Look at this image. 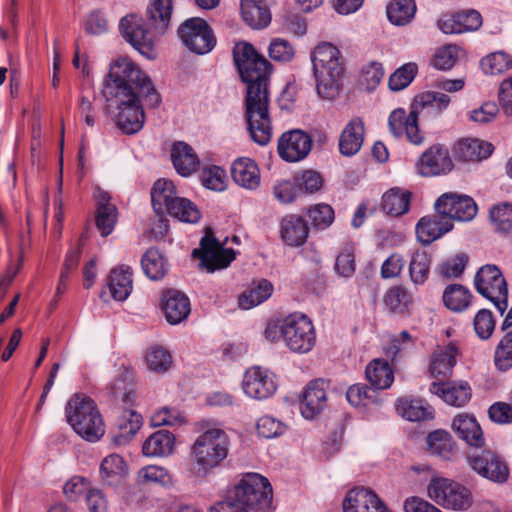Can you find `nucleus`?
Segmentation results:
<instances>
[{
    "label": "nucleus",
    "instance_id": "obj_42",
    "mask_svg": "<svg viewBox=\"0 0 512 512\" xmlns=\"http://www.w3.org/2000/svg\"><path fill=\"white\" fill-rule=\"evenodd\" d=\"M383 301L390 312L399 315H405L412 303L411 295L402 285L390 287L386 291Z\"/></svg>",
    "mask_w": 512,
    "mask_h": 512
},
{
    "label": "nucleus",
    "instance_id": "obj_61",
    "mask_svg": "<svg viewBox=\"0 0 512 512\" xmlns=\"http://www.w3.org/2000/svg\"><path fill=\"white\" fill-rule=\"evenodd\" d=\"M295 50L291 43L282 38L273 39L269 46V56L279 62H289L293 59Z\"/></svg>",
    "mask_w": 512,
    "mask_h": 512
},
{
    "label": "nucleus",
    "instance_id": "obj_48",
    "mask_svg": "<svg viewBox=\"0 0 512 512\" xmlns=\"http://www.w3.org/2000/svg\"><path fill=\"white\" fill-rule=\"evenodd\" d=\"M430 264L431 256L426 251H416L412 255L409 273L414 284L421 285L428 279Z\"/></svg>",
    "mask_w": 512,
    "mask_h": 512
},
{
    "label": "nucleus",
    "instance_id": "obj_26",
    "mask_svg": "<svg viewBox=\"0 0 512 512\" xmlns=\"http://www.w3.org/2000/svg\"><path fill=\"white\" fill-rule=\"evenodd\" d=\"M452 228V222L437 213L433 217H423L419 220L416 225V235L421 243L429 245Z\"/></svg>",
    "mask_w": 512,
    "mask_h": 512
},
{
    "label": "nucleus",
    "instance_id": "obj_45",
    "mask_svg": "<svg viewBox=\"0 0 512 512\" xmlns=\"http://www.w3.org/2000/svg\"><path fill=\"white\" fill-rule=\"evenodd\" d=\"M165 212L187 223H197L201 217L200 211L192 201L179 196L170 202Z\"/></svg>",
    "mask_w": 512,
    "mask_h": 512
},
{
    "label": "nucleus",
    "instance_id": "obj_3",
    "mask_svg": "<svg viewBox=\"0 0 512 512\" xmlns=\"http://www.w3.org/2000/svg\"><path fill=\"white\" fill-rule=\"evenodd\" d=\"M230 440L220 428L202 432L190 447L188 471L196 479H204L227 458Z\"/></svg>",
    "mask_w": 512,
    "mask_h": 512
},
{
    "label": "nucleus",
    "instance_id": "obj_59",
    "mask_svg": "<svg viewBox=\"0 0 512 512\" xmlns=\"http://www.w3.org/2000/svg\"><path fill=\"white\" fill-rule=\"evenodd\" d=\"M474 329L481 339H489L495 328V321L491 311L481 309L474 317Z\"/></svg>",
    "mask_w": 512,
    "mask_h": 512
},
{
    "label": "nucleus",
    "instance_id": "obj_43",
    "mask_svg": "<svg viewBox=\"0 0 512 512\" xmlns=\"http://www.w3.org/2000/svg\"><path fill=\"white\" fill-rule=\"evenodd\" d=\"M427 445L431 454L449 460L454 455L455 443L451 435L444 430L431 432L427 437Z\"/></svg>",
    "mask_w": 512,
    "mask_h": 512
},
{
    "label": "nucleus",
    "instance_id": "obj_10",
    "mask_svg": "<svg viewBox=\"0 0 512 512\" xmlns=\"http://www.w3.org/2000/svg\"><path fill=\"white\" fill-rule=\"evenodd\" d=\"M283 339L296 353H307L315 345L316 336L311 320L303 314H291L283 321Z\"/></svg>",
    "mask_w": 512,
    "mask_h": 512
},
{
    "label": "nucleus",
    "instance_id": "obj_19",
    "mask_svg": "<svg viewBox=\"0 0 512 512\" xmlns=\"http://www.w3.org/2000/svg\"><path fill=\"white\" fill-rule=\"evenodd\" d=\"M418 173L424 177L446 174L453 169L449 151L443 145H433L420 157Z\"/></svg>",
    "mask_w": 512,
    "mask_h": 512
},
{
    "label": "nucleus",
    "instance_id": "obj_54",
    "mask_svg": "<svg viewBox=\"0 0 512 512\" xmlns=\"http://www.w3.org/2000/svg\"><path fill=\"white\" fill-rule=\"evenodd\" d=\"M418 68L415 63H406L398 68L389 77L388 85L392 91H400L406 88L417 74Z\"/></svg>",
    "mask_w": 512,
    "mask_h": 512
},
{
    "label": "nucleus",
    "instance_id": "obj_41",
    "mask_svg": "<svg viewBox=\"0 0 512 512\" xmlns=\"http://www.w3.org/2000/svg\"><path fill=\"white\" fill-rule=\"evenodd\" d=\"M273 291L272 284L265 279L260 280L243 292L238 299L239 306L242 309H250L267 300Z\"/></svg>",
    "mask_w": 512,
    "mask_h": 512
},
{
    "label": "nucleus",
    "instance_id": "obj_50",
    "mask_svg": "<svg viewBox=\"0 0 512 512\" xmlns=\"http://www.w3.org/2000/svg\"><path fill=\"white\" fill-rule=\"evenodd\" d=\"M146 363L151 371L166 372L172 364L170 353L161 346H152L146 352Z\"/></svg>",
    "mask_w": 512,
    "mask_h": 512
},
{
    "label": "nucleus",
    "instance_id": "obj_20",
    "mask_svg": "<svg viewBox=\"0 0 512 512\" xmlns=\"http://www.w3.org/2000/svg\"><path fill=\"white\" fill-rule=\"evenodd\" d=\"M328 382L323 379L311 381L303 393L301 412L306 419H313L326 407Z\"/></svg>",
    "mask_w": 512,
    "mask_h": 512
},
{
    "label": "nucleus",
    "instance_id": "obj_11",
    "mask_svg": "<svg viewBox=\"0 0 512 512\" xmlns=\"http://www.w3.org/2000/svg\"><path fill=\"white\" fill-rule=\"evenodd\" d=\"M233 60L242 81L251 82L258 76L270 78L272 65L248 42H239L234 46Z\"/></svg>",
    "mask_w": 512,
    "mask_h": 512
},
{
    "label": "nucleus",
    "instance_id": "obj_58",
    "mask_svg": "<svg viewBox=\"0 0 512 512\" xmlns=\"http://www.w3.org/2000/svg\"><path fill=\"white\" fill-rule=\"evenodd\" d=\"M126 471V463L118 454H111L103 459L100 465V474L103 480L120 476Z\"/></svg>",
    "mask_w": 512,
    "mask_h": 512
},
{
    "label": "nucleus",
    "instance_id": "obj_33",
    "mask_svg": "<svg viewBox=\"0 0 512 512\" xmlns=\"http://www.w3.org/2000/svg\"><path fill=\"white\" fill-rule=\"evenodd\" d=\"M175 446V436L168 430L152 433L143 443L142 452L147 457H165L170 455Z\"/></svg>",
    "mask_w": 512,
    "mask_h": 512
},
{
    "label": "nucleus",
    "instance_id": "obj_4",
    "mask_svg": "<svg viewBox=\"0 0 512 512\" xmlns=\"http://www.w3.org/2000/svg\"><path fill=\"white\" fill-rule=\"evenodd\" d=\"M270 78L258 76V79L244 81L247 84L245 96V118L248 131L254 142L267 145L272 136V125L269 115Z\"/></svg>",
    "mask_w": 512,
    "mask_h": 512
},
{
    "label": "nucleus",
    "instance_id": "obj_1",
    "mask_svg": "<svg viewBox=\"0 0 512 512\" xmlns=\"http://www.w3.org/2000/svg\"><path fill=\"white\" fill-rule=\"evenodd\" d=\"M102 94L107 107L118 110L116 125L125 134H135L143 127L145 114L140 98L149 107H156L160 102L149 77L125 58L111 65Z\"/></svg>",
    "mask_w": 512,
    "mask_h": 512
},
{
    "label": "nucleus",
    "instance_id": "obj_12",
    "mask_svg": "<svg viewBox=\"0 0 512 512\" xmlns=\"http://www.w3.org/2000/svg\"><path fill=\"white\" fill-rule=\"evenodd\" d=\"M192 256L200 259V266L207 272L224 269L235 259V252L230 248H223L214 237L211 228H206V233L200 241V247L194 249Z\"/></svg>",
    "mask_w": 512,
    "mask_h": 512
},
{
    "label": "nucleus",
    "instance_id": "obj_32",
    "mask_svg": "<svg viewBox=\"0 0 512 512\" xmlns=\"http://www.w3.org/2000/svg\"><path fill=\"white\" fill-rule=\"evenodd\" d=\"M458 348L454 344L438 347L430 363V372L434 377L448 378L456 364Z\"/></svg>",
    "mask_w": 512,
    "mask_h": 512
},
{
    "label": "nucleus",
    "instance_id": "obj_60",
    "mask_svg": "<svg viewBox=\"0 0 512 512\" xmlns=\"http://www.w3.org/2000/svg\"><path fill=\"white\" fill-rule=\"evenodd\" d=\"M138 481L142 484H165L169 481V474L162 466L148 465L138 471Z\"/></svg>",
    "mask_w": 512,
    "mask_h": 512
},
{
    "label": "nucleus",
    "instance_id": "obj_37",
    "mask_svg": "<svg viewBox=\"0 0 512 512\" xmlns=\"http://www.w3.org/2000/svg\"><path fill=\"white\" fill-rule=\"evenodd\" d=\"M141 424V415L134 411H125L117 420L118 431L113 433V442L117 445L127 444L138 432Z\"/></svg>",
    "mask_w": 512,
    "mask_h": 512
},
{
    "label": "nucleus",
    "instance_id": "obj_53",
    "mask_svg": "<svg viewBox=\"0 0 512 512\" xmlns=\"http://www.w3.org/2000/svg\"><path fill=\"white\" fill-rule=\"evenodd\" d=\"M494 363L500 371L512 368V330L506 333L496 346Z\"/></svg>",
    "mask_w": 512,
    "mask_h": 512
},
{
    "label": "nucleus",
    "instance_id": "obj_38",
    "mask_svg": "<svg viewBox=\"0 0 512 512\" xmlns=\"http://www.w3.org/2000/svg\"><path fill=\"white\" fill-rule=\"evenodd\" d=\"M411 193L392 188L382 196V210L391 216H400L408 212Z\"/></svg>",
    "mask_w": 512,
    "mask_h": 512
},
{
    "label": "nucleus",
    "instance_id": "obj_22",
    "mask_svg": "<svg viewBox=\"0 0 512 512\" xmlns=\"http://www.w3.org/2000/svg\"><path fill=\"white\" fill-rule=\"evenodd\" d=\"M344 512H383L384 503L378 495L364 487L350 490L343 501Z\"/></svg>",
    "mask_w": 512,
    "mask_h": 512
},
{
    "label": "nucleus",
    "instance_id": "obj_29",
    "mask_svg": "<svg viewBox=\"0 0 512 512\" xmlns=\"http://www.w3.org/2000/svg\"><path fill=\"white\" fill-rule=\"evenodd\" d=\"M240 9L243 20L254 29L265 28L271 21L267 0H241Z\"/></svg>",
    "mask_w": 512,
    "mask_h": 512
},
{
    "label": "nucleus",
    "instance_id": "obj_31",
    "mask_svg": "<svg viewBox=\"0 0 512 512\" xmlns=\"http://www.w3.org/2000/svg\"><path fill=\"white\" fill-rule=\"evenodd\" d=\"M493 149V145L489 142L466 138L458 141L454 151L459 160L474 162L488 158Z\"/></svg>",
    "mask_w": 512,
    "mask_h": 512
},
{
    "label": "nucleus",
    "instance_id": "obj_14",
    "mask_svg": "<svg viewBox=\"0 0 512 512\" xmlns=\"http://www.w3.org/2000/svg\"><path fill=\"white\" fill-rule=\"evenodd\" d=\"M435 210L450 222L452 220L470 221L477 214V205L467 195L445 193L435 202Z\"/></svg>",
    "mask_w": 512,
    "mask_h": 512
},
{
    "label": "nucleus",
    "instance_id": "obj_40",
    "mask_svg": "<svg viewBox=\"0 0 512 512\" xmlns=\"http://www.w3.org/2000/svg\"><path fill=\"white\" fill-rule=\"evenodd\" d=\"M141 265L145 275L152 280L162 279L168 271L167 260L156 248H150L145 252Z\"/></svg>",
    "mask_w": 512,
    "mask_h": 512
},
{
    "label": "nucleus",
    "instance_id": "obj_5",
    "mask_svg": "<svg viewBox=\"0 0 512 512\" xmlns=\"http://www.w3.org/2000/svg\"><path fill=\"white\" fill-rule=\"evenodd\" d=\"M311 61L318 95L324 99L335 98L345 72L341 51L332 43L323 42L312 51Z\"/></svg>",
    "mask_w": 512,
    "mask_h": 512
},
{
    "label": "nucleus",
    "instance_id": "obj_44",
    "mask_svg": "<svg viewBox=\"0 0 512 512\" xmlns=\"http://www.w3.org/2000/svg\"><path fill=\"white\" fill-rule=\"evenodd\" d=\"M396 409L402 417L411 422L433 419V409L419 400L399 399Z\"/></svg>",
    "mask_w": 512,
    "mask_h": 512
},
{
    "label": "nucleus",
    "instance_id": "obj_23",
    "mask_svg": "<svg viewBox=\"0 0 512 512\" xmlns=\"http://www.w3.org/2000/svg\"><path fill=\"white\" fill-rule=\"evenodd\" d=\"M162 310L168 323L179 324L190 314L189 298L179 290L168 289L162 294Z\"/></svg>",
    "mask_w": 512,
    "mask_h": 512
},
{
    "label": "nucleus",
    "instance_id": "obj_35",
    "mask_svg": "<svg viewBox=\"0 0 512 512\" xmlns=\"http://www.w3.org/2000/svg\"><path fill=\"white\" fill-rule=\"evenodd\" d=\"M365 374L374 390L387 389L394 380V373L389 363L380 359L371 361L366 367Z\"/></svg>",
    "mask_w": 512,
    "mask_h": 512
},
{
    "label": "nucleus",
    "instance_id": "obj_64",
    "mask_svg": "<svg viewBox=\"0 0 512 512\" xmlns=\"http://www.w3.org/2000/svg\"><path fill=\"white\" fill-rule=\"evenodd\" d=\"M371 389H369L366 385L363 384H355L348 388L346 391V399L347 401L354 405H368L370 402H373V396L370 394Z\"/></svg>",
    "mask_w": 512,
    "mask_h": 512
},
{
    "label": "nucleus",
    "instance_id": "obj_57",
    "mask_svg": "<svg viewBox=\"0 0 512 512\" xmlns=\"http://www.w3.org/2000/svg\"><path fill=\"white\" fill-rule=\"evenodd\" d=\"M459 51V47L453 44L438 49L432 60L433 66L439 70L451 69L457 61Z\"/></svg>",
    "mask_w": 512,
    "mask_h": 512
},
{
    "label": "nucleus",
    "instance_id": "obj_63",
    "mask_svg": "<svg viewBox=\"0 0 512 512\" xmlns=\"http://www.w3.org/2000/svg\"><path fill=\"white\" fill-rule=\"evenodd\" d=\"M299 189L307 193H315L321 189L323 180L321 175L313 170H305L295 177Z\"/></svg>",
    "mask_w": 512,
    "mask_h": 512
},
{
    "label": "nucleus",
    "instance_id": "obj_56",
    "mask_svg": "<svg viewBox=\"0 0 512 512\" xmlns=\"http://www.w3.org/2000/svg\"><path fill=\"white\" fill-rule=\"evenodd\" d=\"M468 263V256L465 253L456 254L454 257L444 261L440 267V275L444 278H458L460 277Z\"/></svg>",
    "mask_w": 512,
    "mask_h": 512
},
{
    "label": "nucleus",
    "instance_id": "obj_17",
    "mask_svg": "<svg viewBox=\"0 0 512 512\" xmlns=\"http://www.w3.org/2000/svg\"><path fill=\"white\" fill-rule=\"evenodd\" d=\"M417 107L412 106L409 114L402 108L395 109L388 118L389 130L395 138H400L404 134L407 140L414 144L420 145L424 141V136L418 126Z\"/></svg>",
    "mask_w": 512,
    "mask_h": 512
},
{
    "label": "nucleus",
    "instance_id": "obj_7",
    "mask_svg": "<svg viewBox=\"0 0 512 512\" xmlns=\"http://www.w3.org/2000/svg\"><path fill=\"white\" fill-rule=\"evenodd\" d=\"M227 493L232 496L233 501L240 503L249 512H265L272 504L271 484L267 478L257 473L244 475Z\"/></svg>",
    "mask_w": 512,
    "mask_h": 512
},
{
    "label": "nucleus",
    "instance_id": "obj_9",
    "mask_svg": "<svg viewBox=\"0 0 512 512\" xmlns=\"http://www.w3.org/2000/svg\"><path fill=\"white\" fill-rule=\"evenodd\" d=\"M428 495L437 504L453 510H467L472 504L471 492L446 478H435L428 485Z\"/></svg>",
    "mask_w": 512,
    "mask_h": 512
},
{
    "label": "nucleus",
    "instance_id": "obj_36",
    "mask_svg": "<svg viewBox=\"0 0 512 512\" xmlns=\"http://www.w3.org/2000/svg\"><path fill=\"white\" fill-rule=\"evenodd\" d=\"M109 291L117 301H124L132 291V271L130 267L120 266L110 273Z\"/></svg>",
    "mask_w": 512,
    "mask_h": 512
},
{
    "label": "nucleus",
    "instance_id": "obj_51",
    "mask_svg": "<svg viewBox=\"0 0 512 512\" xmlns=\"http://www.w3.org/2000/svg\"><path fill=\"white\" fill-rule=\"evenodd\" d=\"M450 102V97L444 93L426 91L415 97L414 106L417 108L430 107L437 112H442L449 106Z\"/></svg>",
    "mask_w": 512,
    "mask_h": 512
},
{
    "label": "nucleus",
    "instance_id": "obj_8",
    "mask_svg": "<svg viewBox=\"0 0 512 512\" xmlns=\"http://www.w3.org/2000/svg\"><path fill=\"white\" fill-rule=\"evenodd\" d=\"M474 282L478 293L491 301L503 314L508 306V287L500 269L496 265L482 266L476 273Z\"/></svg>",
    "mask_w": 512,
    "mask_h": 512
},
{
    "label": "nucleus",
    "instance_id": "obj_62",
    "mask_svg": "<svg viewBox=\"0 0 512 512\" xmlns=\"http://www.w3.org/2000/svg\"><path fill=\"white\" fill-rule=\"evenodd\" d=\"M256 429L260 436L269 439L281 435L285 426L273 417L263 416L258 419Z\"/></svg>",
    "mask_w": 512,
    "mask_h": 512
},
{
    "label": "nucleus",
    "instance_id": "obj_15",
    "mask_svg": "<svg viewBox=\"0 0 512 512\" xmlns=\"http://www.w3.org/2000/svg\"><path fill=\"white\" fill-rule=\"evenodd\" d=\"M467 463L478 475L496 483H504L509 476V469L504 460L492 450L467 456Z\"/></svg>",
    "mask_w": 512,
    "mask_h": 512
},
{
    "label": "nucleus",
    "instance_id": "obj_21",
    "mask_svg": "<svg viewBox=\"0 0 512 512\" xmlns=\"http://www.w3.org/2000/svg\"><path fill=\"white\" fill-rule=\"evenodd\" d=\"M96 202V227L103 237L110 235L117 223L118 209L111 203V196L101 188L94 191Z\"/></svg>",
    "mask_w": 512,
    "mask_h": 512
},
{
    "label": "nucleus",
    "instance_id": "obj_28",
    "mask_svg": "<svg viewBox=\"0 0 512 512\" xmlns=\"http://www.w3.org/2000/svg\"><path fill=\"white\" fill-rule=\"evenodd\" d=\"M234 182L248 190H255L260 184V170L256 162L250 158H239L231 167Z\"/></svg>",
    "mask_w": 512,
    "mask_h": 512
},
{
    "label": "nucleus",
    "instance_id": "obj_34",
    "mask_svg": "<svg viewBox=\"0 0 512 512\" xmlns=\"http://www.w3.org/2000/svg\"><path fill=\"white\" fill-rule=\"evenodd\" d=\"M173 165L182 176H189L199 166V159L193 148L185 142H177L171 151Z\"/></svg>",
    "mask_w": 512,
    "mask_h": 512
},
{
    "label": "nucleus",
    "instance_id": "obj_13",
    "mask_svg": "<svg viewBox=\"0 0 512 512\" xmlns=\"http://www.w3.org/2000/svg\"><path fill=\"white\" fill-rule=\"evenodd\" d=\"M177 34L191 52L199 55L209 53L216 45L213 30L202 18L187 19L180 25Z\"/></svg>",
    "mask_w": 512,
    "mask_h": 512
},
{
    "label": "nucleus",
    "instance_id": "obj_46",
    "mask_svg": "<svg viewBox=\"0 0 512 512\" xmlns=\"http://www.w3.org/2000/svg\"><path fill=\"white\" fill-rule=\"evenodd\" d=\"M416 4L414 0H393L387 6V17L391 23L406 25L414 17Z\"/></svg>",
    "mask_w": 512,
    "mask_h": 512
},
{
    "label": "nucleus",
    "instance_id": "obj_55",
    "mask_svg": "<svg viewBox=\"0 0 512 512\" xmlns=\"http://www.w3.org/2000/svg\"><path fill=\"white\" fill-rule=\"evenodd\" d=\"M308 217L317 229H325L334 221V210L328 204H317L308 209Z\"/></svg>",
    "mask_w": 512,
    "mask_h": 512
},
{
    "label": "nucleus",
    "instance_id": "obj_49",
    "mask_svg": "<svg viewBox=\"0 0 512 512\" xmlns=\"http://www.w3.org/2000/svg\"><path fill=\"white\" fill-rule=\"evenodd\" d=\"M481 67L486 74H502L512 68V57L505 52H494L481 60Z\"/></svg>",
    "mask_w": 512,
    "mask_h": 512
},
{
    "label": "nucleus",
    "instance_id": "obj_52",
    "mask_svg": "<svg viewBox=\"0 0 512 512\" xmlns=\"http://www.w3.org/2000/svg\"><path fill=\"white\" fill-rule=\"evenodd\" d=\"M490 219L496 231L508 233L512 229V204L502 203L492 207Z\"/></svg>",
    "mask_w": 512,
    "mask_h": 512
},
{
    "label": "nucleus",
    "instance_id": "obj_6",
    "mask_svg": "<svg viewBox=\"0 0 512 512\" xmlns=\"http://www.w3.org/2000/svg\"><path fill=\"white\" fill-rule=\"evenodd\" d=\"M65 414L67 422L83 439L95 442L104 435V421L91 398L75 394L68 401Z\"/></svg>",
    "mask_w": 512,
    "mask_h": 512
},
{
    "label": "nucleus",
    "instance_id": "obj_18",
    "mask_svg": "<svg viewBox=\"0 0 512 512\" xmlns=\"http://www.w3.org/2000/svg\"><path fill=\"white\" fill-rule=\"evenodd\" d=\"M277 383L275 375L260 367H251L244 375V393L254 399H267L275 393Z\"/></svg>",
    "mask_w": 512,
    "mask_h": 512
},
{
    "label": "nucleus",
    "instance_id": "obj_27",
    "mask_svg": "<svg viewBox=\"0 0 512 512\" xmlns=\"http://www.w3.org/2000/svg\"><path fill=\"white\" fill-rule=\"evenodd\" d=\"M452 429L468 445L476 448L484 445L482 429L473 416L458 414L452 422Z\"/></svg>",
    "mask_w": 512,
    "mask_h": 512
},
{
    "label": "nucleus",
    "instance_id": "obj_25",
    "mask_svg": "<svg viewBox=\"0 0 512 512\" xmlns=\"http://www.w3.org/2000/svg\"><path fill=\"white\" fill-rule=\"evenodd\" d=\"M429 390L447 404L458 407L464 406L471 398V389L467 382L459 385L453 382H433Z\"/></svg>",
    "mask_w": 512,
    "mask_h": 512
},
{
    "label": "nucleus",
    "instance_id": "obj_24",
    "mask_svg": "<svg viewBox=\"0 0 512 512\" xmlns=\"http://www.w3.org/2000/svg\"><path fill=\"white\" fill-rule=\"evenodd\" d=\"M279 233L282 241L290 247L302 246L308 237L306 220L295 214L286 215L280 220Z\"/></svg>",
    "mask_w": 512,
    "mask_h": 512
},
{
    "label": "nucleus",
    "instance_id": "obj_39",
    "mask_svg": "<svg viewBox=\"0 0 512 512\" xmlns=\"http://www.w3.org/2000/svg\"><path fill=\"white\" fill-rule=\"evenodd\" d=\"M176 197L175 186L170 180L159 179L151 189L152 206L158 214H163Z\"/></svg>",
    "mask_w": 512,
    "mask_h": 512
},
{
    "label": "nucleus",
    "instance_id": "obj_2",
    "mask_svg": "<svg viewBox=\"0 0 512 512\" xmlns=\"http://www.w3.org/2000/svg\"><path fill=\"white\" fill-rule=\"evenodd\" d=\"M172 0H151L148 8V23L152 31L144 28L142 20L128 15L120 21L124 39L149 59L155 58V39L167 30L172 15Z\"/></svg>",
    "mask_w": 512,
    "mask_h": 512
},
{
    "label": "nucleus",
    "instance_id": "obj_16",
    "mask_svg": "<svg viewBox=\"0 0 512 512\" xmlns=\"http://www.w3.org/2000/svg\"><path fill=\"white\" fill-rule=\"evenodd\" d=\"M311 149L312 138L301 129L284 132L278 140V154L287 162H298L305 159Z\"/></svg>",
    "mask_w": 512,
    "mask_h": 512
},
{
    "label": "nucleus",
    "instance_id": "obj_30",
    "mask_svg": "<svg viewBox=\"0 0 512 512\" xmlns=\"http://www.w3.org/2000/svg\"><path fill=\"white\" fill-rule=\"evenodd\" d=\"M363 140L364 122L361 118L355 117L350 120L340 135V152L345 156L356 154L360 150Z\"/></svg>",
    "mask_w": 512,
    "mask_h": 512
},
{
    "label": "nucleus",
    "instance_id": "obj_47",
    "mask_svg": "<svg viewBox=\"0 0 512 512\" xmlns=\"http://www.w3.org/2000/svg\"><path fill=\"white\" fill-rule=\"evenodd\" d=\"M471 301V294L464 286L452 284L446 287L443 293V302L451 311L465 310Z\"/></svg>",
    "mask_w": 512,
    "mask_h": 512
}]
</instances>
